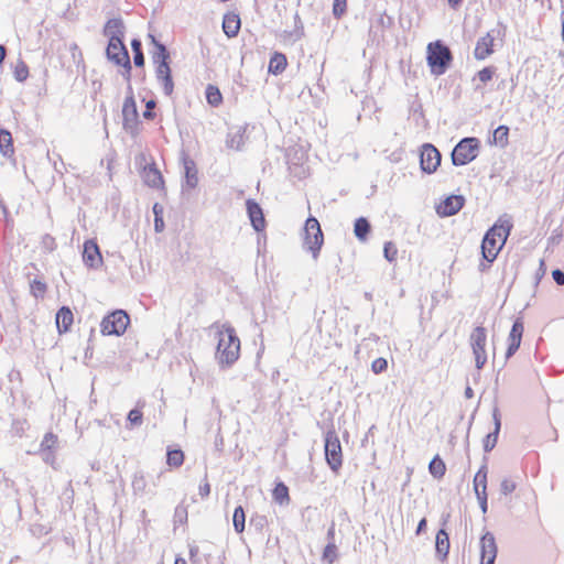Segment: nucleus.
Segmentation results:
<instances>
[{
	"label": "nucleus",
	"mask_w": 564,
	"mask_h": 564,
	"mask_svg": "<svg viewBox=\"0 0 564 564\" xmlns=\"http://www.w3.org/2000/svg\"><path fill=\"white\" fill-rule=\"evenodd\" d=\"M511 228L512 224L510 220L507 217H500L497 223L488 229L481 242V253L485 260L492 262L497 258L510 235Z\"/></svg>",
	"instance_id": "obj_1"
},
{
	"label": "nucleus",
	"mask_w": 564,
	"mask_h": 564,
	"mask_svg": "<svg viewBox=\"0 0 564 564\" xmlns=\"http://www.w3.org/2000/svg\"><path fill=\"white\" fill-rule=\"evenodd\" d=\"M208 336L217 341L216 352H239L240 339L236 330L228 324H213L208 330Z\"/></svg>",
	"instance_id": "obj_2"
},
{
	"label": "nucleus",
	"mask_w": 564,
	"mask_h": 564,
	"mask_svg": "<svg viewBox=\"0 0 564 564\" xmlns=\"http://www.w3.org/2000/svg\"><path fill=\"white\" fill-rule=\"evenodd\" d=\"M451 61L452 54L449 48L441 42L430 43L427 45V64L433 74H444Z\"/></svg>",
	"instance_id": "obj_3"
},
{
	"label": "nucleus",
	"mask_w": 564,
	"mask_h": 564,
	"mask_svg": "<svg viewBox=\"0 0 564 564\" xmlns=\"http://www.w3.org/2000/svg\"><path fill=\"white\" fill-rule=\"evenodd\" d=\"M479 140L477 138H464L452 152V162L455 166L466 165L478 155Z\"/></svg>",
	"instance_id": "obj_4"
},
{
	"label": "nucleus",
	"mask_w": 564,
	"mask_h": 564,
	"mask_svg": "<svg viewBox=\"0 0 564 564\" xmlns=\"http://www.w3.org/2000/svg\"><path fill=\"white\" fill-rule=\"evenodd\" d=\"M304 248L312 252L314 259H317L318 252L324 242V236L321 225L315 217H308L304 225Z\"/></svg>",
	"instance_id": "obj_5"
},
{
	"label": "nucleus",
	"mask_w": 564,
	"mask_h": 564,
	"mask_svg": "<svg viewBox=\"0 0 564 564\" xmlns=\"http://www.w3.org/2000/svg\"><path fill=\"white\" fill-rule=\"evenodd\" d=\"M129 323V315L122 310H116L102 318L100 329L104 335L119 336L126 332Z\"/></svg>",
	"instance_id": "obj_6"
},
{
	"label": "nucleus",
	"mask_w": 564,
	"mask_h": 564,
	"mask_svg": "<svg viewBox=\"0 0 564 564\" xmlns=\"http://www.w3.org/2000/svg\"><path fill=\"white\" fill-rule=\"evenodd\" d=\"M325 458L333 471H338L343 464V453L339 438L334 430L327 431L325 435Z\"/></svg>",
	"instance_id": "obj_7"
},
{
	"label": "nucleus",
	"mask_w": 564,
	"mask_h": 564,
	"mask_svg": "<svg viewBox=\"0 0 564 564\" xmlns=\"http://www.w3.org/2000/svg\"><path fill=\"white\" fill-rule=\"evenodd\" d=\"M106 57L109 62L122 66L127 74H130L131 63L127 47L123 44V40L108 41L106 48Z\"/></svg>",
	"instance_id": "obj_8"
},
{
	"label": "nucleus",
	"mask_w": 564,
	"mask_h": 564,
	"mask_svg": "<svg viewBox=\"0 0 564 564\" xmlns=\"http://www.w3.org/2000/svg\"><path fill=\"white\" fill-rule=\"evenodd\" d=\"M128 90L129 95L126 97L122 106L123 128L130 133H134L139 123V112L131 86L128 87Z\"/></svg>",
	"instance_id": "obj_9"
},
{
	"label": "nucleus",
	"mask_w": 564,
	"mask_h": 564,
	"mask_svg": "<svg viewBox=\"0 0 564 564\" xmlns=\"http://www.w3.org/2000/svg\"><path fill=\"white\" fill-rule=\"evenodd\" d=\"M441 153L431 143H424L420 151V167L426 174L434 173L441 164Z\"/></svg>",
	"instance_id": "obj_10"
},
{
	"label": "nucleus",
	"mask_w": 564,
	"mask_h": 564,
	"mask_svg": "<svg viewBox=\"0 0 564 564\" xmlns=\"http://www.w3.org/2000/svg\"><path fill=\"white\" fill-rule=\"evenodd\" d=\"M497 552L495 536L491 532L487 531L480 538V564H495Z\"/></svg>",
	"instance_id": "obj_11"
},
{
	"label": "nucleus",
	"mask_w": 564,
	"mask_h": 564,
	"mask_svg": "<svg viewBox=\"0 0 564 564\" xmlns=\"http://www.w3.org/2000/svg\"><path fill=\"white\" fill-rule=\"evenodd\" d=\"M464 197L460 195H452L446 197L437 207V214L444 217L457 214L464 206Z\"/></svg>",
	"instance_id": "obj_12"
},
{
	"label": "nucleus",
	"mask_w": 564,
	"mask_h": 564,
	"mask_svg": "<svg viewBox=\"0 0 564 564\" xmlns=\"http://www.w3.org/2000/svg\"><path fill=\"white\" fill-rule=\"evenodd\" d=\"M155 77L161 84L163 91L166 96H171L174 89V83L172 79L171 68L169 63L155 65Z\"/></svg>",
	"instance_id": "obj_13"
},
{
	"label": "nucleus",
	"mask_w": 564,
	"mask_h": 564,
	"mask_svg": "<svg viewBox=\"0 0 564 564\" xmlns=\"http://www.w3.org/2000/svg\"><path fill=\"white\" fill-rule=\"evenodd\" d=\"M83 259L90 268H97L101 263V254L98 245L94 240L84 243Z\"/></svg>",
	"instance_id": "obj_14"
},
{
	"label": "nucleus",
	"mask_w": 564,
	"mask_h": 564,
	"mask_svg": "<svg viewBox=\"0 0 564 564\" xmlns=\"http://www.w3.org/2000/svg\"><path fill=\"white\" fill-rule=\"evenodd\" d=\"M494 41H495V37L490 32H488L486 35L480 37L477 41L476 47L474 51L475 58L481 61V59L487 58L489 55H491L494 52V48H492Z\"/></svg>",
	"instance_id": "obj_15"
},
{
	"label": "nucleus",
	"mask_w": 564,
	"mask_h": 564,
	"mask_svg": "<svg viewBox=\"0 0 564 564\" xmlns=\"http://www.w3.org/2000/svg\"><path fill=\"white\" fill-rule=\"evenodd\" d=\"M184 171H185V181L182 185L183 191L194 189L198 184L197 169L196 164L192 159L184 158Z\"/></svg>",
	"instance_id": "obj_16"
},
{
	"label": "nucleus",
	"mask_w": 564,
	"mask_h": 564,
	"mask_svg": "<svg viewBox=\"0 0 564 564\" xmlns=\"http://www.w3.org/2000/svg\"><path fill=\"white\" fill-rule=\"evenodd\" d=\"M247 212L253 229L256 231L263 230L265 227V220L259 204L250 199L247 200Z\"/></svg>",
	"instance_id": "obj_17"
},
{
	"label": "nucleus",
	"mask_w": 564,
	"mask_h": 564,
	"mask_svg": "<svg viewBox=\"0 0 564 564\" xmlns=\"http://www.w3.org/2000/svg\"><path fill=\"white\" fill-rule=\"evenodd\" d=\"M124 32L126 26L121 19H110L104 28V35L108 37V41L123 40Z\"/></svg>",
	"instance_id": "obj_18"
},
{
	"label": "nucleus",
	"mask_w": 564,
	"mask_h": 564,
	"mask_svg": "<svg viewBox=\"0 0 564 564\" xmlns=\"http://www.w3.org/2000/svg\"><path fill=\"white\" fill-rule=\"evenodd\" d=\"M523 329V323L517 319L509 334L507 352H516L519 349Z\"/></svg>",
	"instance_id": "obj_19"
},
{
	"label": "nucleus",
	"mask_w": 564,
	"mask_h": 564,
	"mask_svg": "<svg viewBox=\"0 0 564 564\" xmlns=\"http://www.w3.org/2000/svg\"><path fill=\"white\" fill-rule=\"evenodd\" d=\"M492 419L495 423V431L486 436V440L484 442L485 452H490L497 444L498 434L501 427V419L498 408L494 409Z\"/></svg>",
	"instance_id": "obj_20"
},
{
	"label": "nucleus",
	"mask_w": 564,
	"mask_h": 564,
	"mask_svg": "<svg viewBox=\"0 0 564 564\" xmlns=\"http://www.w3.org/2000/svg\"><path fill=\"white\" fill-rule=\"evenodd\" d=\"M142 177L144 183L150 187L160 188L163 185V176L154 165L145 166Z\"/></svg>",
	"instance_id": "obj_21"
},
{
	"label": "nucleus",
	"mask_w": 564,
	"mask_h": 564,
	"mask_svg": "<svg viewBox=\"0 0 564 564\" xmlns=\"http://www.w3.org/2000/svg\"><path fill=\"white\" fill-rule=\"evenodd\" d=\"M151 39L152 44L154 45L155 50L152 52V62L155 65L161 64H167L170 58V53L166 50L165 45L156 41V39L153 35H149Z\"/></svg>",
	"instance_id": "obj_22"
},
{
	"label": "nucleus",
	"mask_w": 564,
	"mask_h": 564,
	"mask_svg": "<svg viewBox=\"0 0 564 564\" xmlns=\"http://www.w3.org/2000/svg\"><path fill=\"white\" fill-rule=\"evenodd\" d=\"M223 30L228 37H235L240 30V18L235 13H228L224 17Z\"/></svg>",
	"instance_id": "obj_23"
},
{
	"label": "nucleus",
	"mask_w": 564,
	"mask_h": 564,
	"mask_svg": "<svg viewBox=\"0 0 564 564\" xmlns=\"http://www.w3.org/2000/svg\"><path fill=\"white\" fill-rule=\"evenodd\" d=\"M486 330L482 327H476L470 335V345L473 352H485Z\"/></svg>",
	"instance_id": "obj_24"
},
{
	"label": "nucleus",
	"mask_w": 564,
	"mask_h": 564,
	"mask_svg": "<svg viewBox=\"0 0 564 564\" xmlns=\"http://www.w3.org/2000/svg\"><path fill=\"white\" fill-rule=\"evenodd\" d=\"M73 313L68 307L63 306L62 308H59L58 312L56 313V326L58 330L67 332L70 325L73 324Z\"/></svg>",
	"instance_id": "obj_25"
},
{
	"label": "nucleus",
	"mask_w": 564,
	"mask_h": 564,
	"mask_svg": "<svg viewBox=\"0 0 564 564\" xmlns=\"http://www.w3.org/2000/svg\"><path fill=\"white\" fill-rule=\"evenodd\" d=\"M435 549L436 554L441 557V560L446 558L449 551V539L448 534L443 529H441L436 534Z\"/></svg>",
	"instance_id": "obj_26"
},
{
	"label": "nucleus",
	"mask_w": 564,
	"mask_h": 564,
	"mask_svg": "<svg viewBox=\"0 0 564 564\" xmlns=\"http://www.w3.org/2000/svg\"><path fill=\"white\" fill-rule=\"evenodd\" d=\"M0 152L4 156H11L14 152L12 135L8 130L0 129Z\"/></svg>",
	"instance_id": "obj_27"
},
{
	"label": "nucleus",
	"mask_w": 564,
	"mask_h": 564,
	"mask_svg": "<svg viewBox=\"0 0 564 564\" xmlns=\"http://www.w3.org/2000/svg\"><path fill=\"white\" fill-rule=\"evenodd\" d=\"M474 491L476 496L480 491H487V466L484 464L474 477Z\"/></svg>",
	"instance_id": "obj_28"
},
{
	"label": "nucleus",
	"mask_w": 564,
	"mask_h": 564,
	"mask_svg": "<svg viewBox=\"0 0 564 564\" xmlns=\"http://www.w3.org/2000/svg\"><path fill=\"white\" fill-rule=\"evenodd\" d=\"M227 147L234 150H241L245 144V135L241 129L231 131L227 135Z\"/></svg>",
	"instance_id": "obj_29"
},
{
	"label": "nucleus",
	"mask_w": 564,
	"mask_h": 564,
	"mask_svg": "<svg viewBox=\"0 0 564 564\" xmlns=\"http://www.w3.org/2000/svg\"><path fill=\"white\" fill-rule=\"evenodd\" d=\"M131 485L134 495L142 496L145 494L148 484L142 471H137L133 474Z\"/></svg>",
	"instance_id": "obj_30"
},
{
	"label": "nucleus",
	"mask_w": 564,
	"mask_h": 564,
	"mask_svg": "<svg viewBox=\"0 0 564 564\" xmlns=\"http://www.w3.org/2000/svg\"><path fill=\"white\" fill-rule=\"evenodd\" d=\"M285 67H286V57L283 54L275 53L270 59L269 70L272 74L278 75V74L282 73L285 69Z\"/></svg>",
	"instance_id": "obj_31"
},
{
	"label": "nucleus",
	"mask_w": 564,
	"mask_h": 564,
	"mask_svg": "<svg viewBox=\"0 0 564 564\" xmlns=\"http://www.w3.org/2000/svg\"><path fill=\"white\" fill-rule=\"evenodd\" d=\"M272 496L274 501L278 502L279 505H285L289 503L290 501L289 488L283 482L276 484V486L273 489Z\"/></svg>",
	"instance_id": "obj_32"
},
{
	"label": "nucleus",
	"mask_w": 564,
	"mask_h": 564,
	"mask_svg": "<svg viewBox=\"0 0 564 564\" xmlns=\"http://www.w3.org/2000/svg\"><path fill=\"white\" fill-rule=\"evenodd\" d=\"M429 470L434 478H442L445 474L446 467L444 462L436 455L429 464Z\"/></svg>",
	"instance_id": "obj_33"
},
{
	"label": "nucleus",
	"mask_w": 564,
	"mask_h": 564,
	"mask_svg": "<svg viewBox=\"0 0 564 564\" xmlns=\"http://www.w3.org/2000/svg\"><path fill=\"white\" fill-rule=\"evenodd\" d=\"M370 231L369 221L360 217L355 221L354 232L359 240H365Z\"/></svg>",
	"instance_id": "obj_34"
},
{
	"label": "nucleus",
	"mask_w": 564,
	"mask_h": 564,
	"mask_svg": "<svg viewBox=\"0 0 564 564\" xmlns=\"http://www.w3.org/2000/svg\"><path fill=\"white\" fill-rule=\"evenodd\" d=\"M245 522H246V514H245L243 508L241 506H238L235 509L234 516H232V523H234L235 531L237 533L243 532Z\"/></svg>",
	"instance_id": "obj_35"
},
{
	"label": "nucleus",
	"mask_w": 564,
	"mask_h": 564,
	"mask_svg": "<svg viewBox=\"0 0 564 564\" xmlns=\"http://www.w3.org/2000/svg\"><path fill=\"white\" fill-rule=\"evenodd\" d=\"M509 128L507 126H499L494 131V142L500 147L508 144Z\"/></svg>",
	"instance_id": "obj_36"
},
{
	"label": "nucleus",
	"mask_w": 564,
	"mask_h": 564,
	"mask_svg": "<svg viewBox=\"0 0 564 564\" xmlns=\"http://www.w3.org/2000/svg\"><path fill=\"white\" fill-rule=\"evenodd\" d=\"M13 75H14L15 80H18L19 83H23L28 78L29 68L22 59H19L17 62V64L14 66Z\"/></svg>",
	"instance_id": "obj_37"
},
{
	"label": "nucleus",
	"mask_w": 564,
	"mask_h": 564,
	"mask_svg": "<svg viewBox=\"0 0 564 564\" xmlns=\"http://www.w3.org/2000/svg\"><path fill=\"white\" fill-rule=\"evenodd\" d=\"M184 454L181 449H173L167 452V464L172 467H180L183 464Z\"/></svg>",
	"instance_id": "obj_38"
},
{
	"label": "nucleus",
	"mask_w": 564,
	"mask_h": 564,
	"mask_svg": "<svg viewBox=\"0 0 564 564\" xmlns=\"http://www.w3.org/2000/svg\"><path fill=\"white\" fill-rule=\"evenodd\" d=\"M337 558V546L334 542H328L323 552V560L333 564Z\"/></svg>",
	"instance_id": "obj_39"
},
{
	"label": "nucleus",
	"mask_w": 564,
	"mask_h": 564,
	"mask_svg": "<svg viewBox=\"0 0 564 564\" xmlns=\"http://www.w3.org/2000/svg\"><path fill=\"white\" fill-rule=\"evenodd\" d=\"M206 98L212 106H218L221 102V94L218 88L208 86L206 90Z\"/></svg>",
	"instance_id": "obj_40"
},
{
	"label": "nucleus",
	"mask_w": 564,
	"mask_h": 564,
	"mask_svg": "<svg viewBox=\"0 0 564 564\" xmlns=\"http://www.w3.org/2000/svg\"><path fill=\"white\" fill-rule=\"evenodd\" d=\"M30 289H31L32 295L37 299L40 296H43V294L46 291V285H45V283H43L39 280H33L30 284Z\"/></svg>",
	"instance_id": "obj_41"
},
{
	"label": "nucleus",
	"mask_w": 564,
	"mask_h": 564,
	"mask_svg": "<svg viewBox=\"0 0 564 564\" xmlns=\"http://www.w3.org/2000/svg\"><path fill=\"white\" fill-rule=\"evenodd\" d=\"M56 442H57L56 435H54L53 433H46L41 443V448L43 451H50L55 446Z\"/></svg>",
	"instance_id": "obj_42"
},
{
	"label": "nucleus",
	"mask_w": 564,
	"mask_h": 564,
	"mask_svg": "<svg viewBox=\"0 0 564 564\" xmlns=\"http://www.w3.org/2000/svg\"><path fill=\"white\" fill-rule=\"evenodd\" d=\"M383 253H384V258L389 262H392V261L395 260L398 250H397L395 246L392 242L389 241V242L384 243Z\"/></svg>",
	"instance_id": "obj_43"
},
{
	"label": "nucleus",
	"mask_w": 564,
	"mask_h": 564,
	"mask_svg": "<svg viewBox=\"0 0 564 564\" xmlns=\"http://www.w3.org/2000/svg\"><path fill=\"white\" fill-rule=\"evenodd\" d=\"M347 0H334L333 3V14L335 18L339 19L346 11Z\"/></svg>",
	"instance_id": "obj_44"
},
{
	"label": "nucleus",
	"mask_w": 564,
	"mask_h": 564,
	"mask_svg": "<svg viewBox=\"0 0 564 564\" xmlns=\"http://www.w3.org/2000/svg\"><path fill=\"white\" fill-rule=\"evenodd\" d=\"M516 488H517V484L509 478H505L500 484V491L505 496L513 492L516 490Z\"/></svg>",
	"instance_id": "obj_45"
},
{
	"label": "nucleus",
	"mask_w": 564,
	"mask_h": 564,
	"mask_svg": "<svg viewBox=\"0 0 564 564\" xmlns=\"http://www.w3.org/2000/svg\"><path fill=\"white\" fill-rule=\"evenodd\" d=\"M494 74H495L494 67H485L477 73V77L481 83L486 84L487 82L492 79Z\"/></svg>",
	"instance_id": "obj_46"
},
{
	"label": "nucleus",
	"mask_w": 564,
	"mask_h": 564,
	"mask_svg": "<svg viewBox=\"0 0 564 564\" xmlns=\"http://www.w3.org/2000/svg\"><path fill=\"white\" fill-rule=\"evenodd\" d=\"M128 421L132 426H139L142 424V412L138 409H133L128 413Z\"/></svg>",
	"instance_id": "obj_47"
},
{
	"label": "nucleus",
	"mask_w": 564,
	"mask_h": 564,
	"mask_svg": "<svg viewBox=\"0 0 564 564\" xmlns=\"http://www.w3.org/2000/svg\"><path fill=\"white\" fill-rule=\"evenodd\" d=\"M239 355H220L218 364L221 368H227L238 360Z\"/></svg>",
	"instance_id": "obj_48"
},
{
	"label": "nucleus",
	"mask_w": 564,
	"mask_h": 564,
	"mask_svg": "<svg viewBox=\"0 0 564 564\" xmlns=\"http://www.w3.org/2000/svg\"><path fill=\"white\" fill-rule=\"evenodd\" d=\"M388 367V361L384 358H377L371 364V369L375 373H381L383 372Z\"/></svg>",
	"instance_id": "obj_49"
},
{
	"label": "nucleus",
	"mask_w": 564,
	"mask_h": 564,
	"mask_svg": "<svg viewBox=\"0 0 564 564\" xmlns=\"http://www.w3.org/2000/svg\"><path fill=\"white\" fill-rule=\"evenodd\" d=\"M477 499L482 513H486L488 510L487 491H480V494L477 496Z\"/></svg>",
	"instance_id": "obj_50"
},
{
	"label": "nucleus",
	"mask_w": 564,
	"mask_h": 564,
	"mask_svg": "<svg viewBox=\"0 0 564 564\" xmlns=\"http://www.w3.org/2000/svg\"><path fill=\"white\" fill-rule=\"evenodd\" d=\"M154 107H155V101L154 100L147 101V104H145V111L143 112V117L145 119L151 120V119L154 118V112L152 111Z\"/></svg>",
	"instance_id": "obj_51"
},
{
	"label": "nucleus",
	"mask_w": 564,
	"mask_h": 564,
	"mask_svg": "<svg viewBox=\"0 0 564 564\" xmlns=\"http://www.w3.org/2000/svg\"><path fill=\"white\" fill-rule=\"evenodd\" d=\"M552 276L556 284L564 285V271L555 269L552 272Z\"/></svg>",
	"instance_id": "obj_52"
},
{
	"label": "nucleus",
	"mask_w": 564,
	"mask_h": 564,
	"mask_svg": "<svg viewBox=\"0 0 564 564\" xmlns=\"http://www.w3.org/2000/svg\"><path fill=\"white\" fill-rule=\"evenodd\" d=\"M133 63L137 67H141L144 65V55L143 52L133 53Z\"/></svg>",
	"instance_id": "obj_53"
},
{
	"label": "nucleus",
	"mask_w": 564,
	"mask_h": 564,
	"mask_svg": "<svg viewBox=\"0 0 564 564\" xmlns=\"http://www.w3.org/2000/svg\"><path fill=\"white\" fill-rule=\"evenodd\" d=\"M210 492V486L207 481H205L203 485L199 486V495L205 498Z\"/></svg>",
	"instance_id": "obj_54"
},
{
	"label": "nucleus",
	"mask_w": 564,
	"mask_h": 564,
	"mask_svg": "<svg viewBox=\"0 0 564 564\" xmlns=\"http://www.w3.org/2000/svg\"><path fill=\"white\" fill-rule=\"evenodd\" d=\"M487 362V355H476V368L481 369Z\"/></svg>",
	"instance_id": "obj_55"
},
{
	"label": "nucleus",
	"mask_w": 564,
	"mask_h": 564,
	"mask_svg": "<svg viewBox=\"0 0 564 564\" xmlns=\"http://www.w3.org/2000/svg\"><path fill=\"white\" fill-rule=\"evenodd\" d=\"M131 47H132V51L133 53L135 52H142V44H141V41L138 40V39H133L131 41Z\"/></svg>",
	"instance_id": "obj_56"
},
{
	"label": "nucleus",
	"mask_w": 564,
	"mask_h": 564,
	"mask_svg": "<svg viewBox=\"0 0 564 564\" xmlns=\"http://www.w3.org/2000/svg\"><path fill=\"white\" fill-rule=\"evenodd\" d=\"M154 228H155V231H158V232L163 230L164 223H163V219L161 217H155V219H154Z\"/></svg>",
	"instance_id": "obj_57"
},
{
	"label": "nucleus",
	"mask_w": 564,
	"mask_h": 564,
	"mask_svg": "<svg viewBox=\"0 0 564 564\" xmlns=\"http://www.w3.org/2000/svg\"><path fill=\"white\" fill-rule=\"evenodd\" d=\"M425 528H426V519H425V518H423V519H421V521L419 522L417 528H416V532H415V533H416L417 535H419V534H421V533L425 530Z\"/></svg>",
	"instance_id": "obj_58"
},
{
	"label": "nucleus",
	"mask_w": 564,
	"mask_h": 564,
	"mask_svg": "<svg viewBox=\"0 0 564 564\" xmlns=\"http://www.w3.org/2000/svg\"><path fill=\"white\" fill-rule=\"evenodd\" d=\"M544 273H545L544 261H543V260H541V261H540V268H539V271H538V273H536V279H538V281L541 279V276H543V275H544Z\"/></svg>",
	"instance_id": "obj_59"
},
{
	"label": "nucleus",
	"mask_w": 564,
	"mask_h": 564,
	"mask_svg": "<svg viewBox=\"0 0 564 564\" xmlns=\"http://www.w3.org/2000/svg\"><path fill=\"white\" fill-rule=\"evenodd\" d=\"M334 534H335V528H334V525H332L327 532V538H328L329 542H334Z\"/></svg>",
	"instance_id": "obj_60"
},
{
	"label": "nucleus",
	"mask_w": 564,
	"mask_h": 564,
	"mask_svg": "<svg viewBox=\"0 0 564 564\" xmlns=\"http://www.w3.org/2000/svg\"><path fill=\"white\" fill-rule=\"evenodd\" d=\"M465 397L467 399H471L474 397V391H473V389L469 386H467L466 389H465Z\"/></svg>",
	"instance_id": "obj_61"
},
{
	"label": "nucleus",
	"mask_w": 564,
	"mask_h": 564,
	"mask_svg": "<svg viewBox=\"0 0 564 564\" xmlns=\"http://www.w3.org/2000/svg\"><path fill=\"white\" fill-rule=\"evenodd\" d=\"M6 47L3 45H0V65L3 63L6 57Z\"/></svg>",
	"instance_id": "obj_62"
},
{
	"label": "nucleus",
	"mask_w": 564,
	"mask_h": 564,
	"mask_svg": "<svg viewBox=\"0 0 564 564\" xmlns=\"http://www.w3.org/2000/svg\"><path fill=\"white\" fill-rule=\"evenodd\" d=\"M70 51H72V54H73V57H74V58H75V54H76V52H78L79 56L82 55V54H80V52H79V48H78L77 44H75V43H73V44L70 45Z\"/></svg>",
	"instance_id": "obj_63"
},
{
	"label": "nucleus",
	"mask_w": 564,
	"mask_h": 564,
	"mask_svg": "<svg viewBox=\"0 0 564 564\" xmlns=\"http://www.w3.org/2000/svg\"><path fill=\"white\" fill-rule=\"evenodd\" d=\"M174 564H186V561L184 558H176Z\"/></svg>",
	"instance_id": "obj_64"
}]
</instances>
